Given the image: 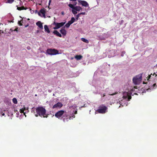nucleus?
Returning a JSON list of instances; mask_svg holds the SVG:
<instances>
[{
	"label": "nucleus",
	"mask_w": 157,
	"mask_h": 157,
	"mask_svg": "<svg viewBox=\"0 0 157 157\" xmlns=\"http://www.w3.org/2000/svg\"><path fill=\"white\" fill-rule=\"evenodd\" d=\"M36 112L37 114L41 117L42 116L44 117H45L46 110L43 107H38L36 108Z\"/></svg>",
	"instance_id": "f257e3e1"
},
{
	"label": "nucleus",
	"mask_w": 157,
	"mask_h": 157,
	"mask_svg": "<svg viewBox=\"0 0 157 157\" xmlns=\"http://www.w3.org/2000/svg\"><path fill=\"white\" fill-rule=\"evenodd\" d=\"M142 74H139L133 78L132 81L134 84L138 85L140 83L142 78Z\"/></svg>",
	"instance_id": "f03ea898"
},
{
	"label": "nucleus",
	"mask_w": 157,
	"mask_h": 157,
	"mask_svg": "<svg viewBox=\"0 0 157 157\" xmlns=\"http://www.w3.org/2000/svg\"><path fill=\"white\" fill-rule=\"evenodd\" d=\"M107 109L106 106L102 105L99 106L98 109L96 111L100 113H105L106 112Z\"/></svg>",
	"instance_id": "7ed1b4c3"
},
{
	"label": "nucleus",
	"mask_w": 157,
	"mask_h": 157,
	"mask_svg": "<svg viewBox=\"0 0 157 157\" xmlns=\"http://www.w3.org/2000/svg\"><path fill=\"white\" fill-rule=\"evenodd\" d=\"M46 53L51 55H56L59 54V51L55 49H48L47 50Z\"/></svg>",
	"instance_id": "20e7f679"
},
{
	"label": "nucleus",
	"mask_w": 157,
	"mask_h": 157,
	"mask_svg": "<svg viewBox=\"0 0 157 157\" xmlns=\"http://www.w3.org/2000/svg\"><path fill=\"white\" fill-rule=\"evenodd\" d=\"M46 10L44 8L41 9L38 12V14L39 16L41 17H43L44 18L46 17L45 13Z\"/></svg>",
	"instance_id": "39448f33"
},
{
	"label": "nucleus",
	"mask_w": 157,
	"mask_h": 157,
	"mask_svg": "<svg viewBox=\"0 0 157 157\" xmlns=\"http://www.w3.org/2000/svg\"><path fill=\"white\" fill-rule=\"evenodd\" d=\"M123 98L129 101L131 99L132 97L129 93L128 92H125L123 94Z\"/></svg>",
	"instance_id": "423d86ee"
},
{
	"label": "nucleus",
	"mask_w": 157,
	"mask_h": 157,
	"mask_svg": "<svg viewBox=\"0 0 157 157\" xmlns=\"http://www.w3.org/2000/svg\"><path fill=\"white\" fill-rule=\"evenodd\" d=\"M65 22H62L60 23L54 22L55 26L54 28L55 29H58L60 27L63 26L65 24Z\"/></svg>",
	"instance_id": "0eeeda50"
},
{
	"label": "nucleus",
	"mask_w": 157,
	"mask_h": 157,
	"mask_svg": "<svg viewBox=\"0 0 157 157\" xmlns=\"http://www.w3.org/2000/svg\"><path fill=\"white\" fill-rule=\"evenodd\" d=\"M65 111L64 110H61L56 112L55 114V116L57 118H59L63 114Z\"/></svg>",
	"instance_id": "6e6552de"
},
{
	"label": "nucleus",
	"mask_w": 157,
	"mask_h": 157,
	"mask_svg": "<svg viewBox=\"0 0 157 157\" xmlns=\"http://www.w3.org/2000/svg\"><path fill=\"white\" fill-rule=\"evenodd\" d=\"M68 6L71 8L77 11H79L80 10H82V8L79 6H73V5L71 4H70L68 5Z\"/></svg>",
	"instance_id": "1a4fd4ad"
},
{
	"label": "nucleus",
	"mask_w": 157,
	"mask_h": 157,
	"mask_svg": "<svg viewBox=\"0 0 157 157\" xmlns=\"http://www.w3.org/2000/svg\"><path fill=\"white\" fill-rule=\"evenodd\" d=\"M78 2L81 4L83 6H84L85 7H87L89 6V4L86 1H82L80 0H78Z\"/></svg>",
	"instance_id": "9d476101"
},
{
	"label": "nucleus",
	"mask_w": 157,
	"mask_h": 157,
	"mask_svg": "<svg viewBox=\"0 0 157 157\" xmlns=\"http://www.w3.org/2000/svg\"><path fill=\"white\" fill-rule=\"evenodd\" d=\"M63 105L61 102H58L57 104L54 105L52 107L53 109L55 108H61L63 106Z\"/></svg>",
	"instance_id": "9b49d317"
},
{
	"label": "nucleus",
	"mask_w": 157,
	"mask_h": 157,
	"mask_svg": "<svg viewBox=\"0 0 157 157\" xmlns=\"http://www.w3.org/2000/svg\"><path fill=\"white\" fill-rule=\"evenodd\" d=\"M36 25L41 29H43L42 24L40 21H38L36 23Z\"/></svg>",
	"instance_id": "f8f14e48"
},
{
	"label": "nucleus",
	"mask_w": 157,
	"mask_h": 157,
	"mask_svg": "<svg viewBox=\"0 0 157 157\" xmlns=\"http://www.w3.org/2000/svg\"><path fill=\"white\" fill-rule=\"evenodd\" d=\"M60 33L63 34V35L65 36L66 34V31L64 29V27L62 28L60 30Z\"/></svg>",
	"instance_id": "ddd939ff"
},
{
	"label": "nucleus",
	"mask_w": 157,
	"mask_h": 157,
	"mask_svg": "<svg viewBox=\"0 0 157 157\" xmlns=\"http://www.w3.org/2000/svg\"><path fill=\"white\" fill-rule=\"evenodd\" d=\"M53 33L54 34L56 35L57 36H58L59 37H62L61 34L59 33L56 30H55L53 32Z\"/></svg>",
	"instance_id": "4468645a"
},
{
	"label": "nucleus",
	"mask_w": 157,
	"mask_h": 157,
	"mask_svg": "<svg viewBox=\"0 0 157 157\" xmlns=\"http://www.w3.org/2000/svg\"><path fill=\"white\" fill-rule=\"evenodd\" d=\"M82 57V56L81 55H77L75 56V58L77 60H80Z\"/></svg>",
	"instance_id": "2eb2a0df"
},
{
	"label": "nucleus",
	"mask_w": 157,
	"mask_h": 157,
	"mask_svg": "<svg viewBox=\"0 0 157 157\" xmlns=\"http://www.w3.org/2000/svg\"><path fill=\"white\" fill-rule=\"evenodd\" d=\"M44 29L45 30V31L48 33H50V31L48 29V26L47 25H45L44 26Z\"/></svg>",
	"instance_id": "dca6fc26"
},
{
	"label": "nucleus",
	"mask_w": 157,
	"mask_h": 157,
	"mask_svg": "<svg viewBox=\"0 0 157 157\" xmlns=\"http://www.w3.org/2000/svg\"><path fill=\"white\" fill-rule=\"evenodd\" d=\"M75 19L74 17H72L71 18V19L70 21H69L68 23L70 25H71L75 21Z\"/></svg>",
	"instance_id": "f3484780"
},
{
	"label": "nucleus",
	"mask_w": 157,
	"mask_h": 157,
	"mask_svg": "<svg viewBox=\"0 0 157 157\" xmlns=\"http://www.w3.org/2000/svg\"><path fill=\"white\" fill-rule=\"evenodd\" d=\"M69 0L71 1L72 2H71V3H72V5H73L74 6L76 5L77 4V2H76L77 0Z\"/></svg>",
	"instance_id": "a211bd4d"
},
{
	"label": "nucleus",
	"mask_w": 157,
	"mask_h": 157,
	"mask_svg": "<svg viewBox=\"0 0 157 157\" xmlns=\"http://www.w3.org/2000/svg\"><path fill=\"white\" fill-rule=\"evenodd\" d=\"M81 40L86 43H88L89 42L88 40L83 38H81Z\"/></svg>",
	"instance_id": "6ab92c4d"
},
{
	"label": "nucleus",
	"mask_w": 157,
	"mask_h": 157,
	"mask_svg": "<svg viewBox=\"0 0 157 157\" xmlns=\"http://www.w3.org/2000/svg\"><path fill=\"white\" fill-rule=\"evenodd\" d=\"M13 102L15 104H17V99L15 98H13Z\"/></svg>",
	"instance_id": "aec40b11"
},
{
	"label": "nucleus",
	"mask_w": 157,
	"mask_h": 157,
	"mask_svg": "<svg viewBox=\"0 0 157 157\" xmlns=\"http://www.w3.org/2000/svg\"><path fill=\"white\" fill-rule=\"evenodd\" d=\"M70 119L68 117L64 118L63 119V121L64 122H67Z\"/></svg>",
	"instance_id": "412c9836"
},
{
	"label": "nucleus",
	"mask_w": 157,
	"mask_h": 157,
	"mask_svg": "<svg viewBox=\"0 0 157 157\" xmlns=\"http://www.w3.org/2000/svg\"><path fill=\"white\" fill-rule=\"evenodd\" d=\"M7 1L6 2V3H12L13 2L14 0H6Z\"/></svg>",
	"instance_id": "4be33fe9"
},
{
	"label": "nucleus",
	"mask_w": 157,
	"mask_h": 157,
	"mask_svg": "<svg viewBox=\"0 0 157 157\" xmlns=\"http://www.w3.org/2000/svg\"><path fill=\"white\" fill-rule=\"evenodd\" d=\"M72 12L73 13L74 15L76 14L77 13V11H76L75 10L73 9L72 10Z\"/></svg>",
	"instance_id": "5701e85b"
},
{
	"label": "nucleus",
	"mask_w": 157,
	"mask_h": 157,
	"mask_svg": "<svg viewBox=\"0 0 157 157\" xmlns=\"http://www.w3.org/2000/svg\"><path fill=\"white\" fill-rule=\"evenodd\" d=\"M25 109V108H24V109H20V113H24V114L25 115V113H24V110Z\"/></svg>",
	"instance_id": "b1692460"
},
{
	"label": "nucleus",
	"mask_w": 157,
	"mask_h": 157,
	"mask_svg": "<svg viewBox=\"0 0 157 157\" xmlns=\"http://www.w3.org/2000/svg\"><path fill=\"white\" fill-rule=\"evenodd\" d=\"M72 117H73L74 118H75V115L73 114H72L71 116H70L69 117V119H71V118Z\"/></svg>",
	"instance_id": "393cba45"
},
{
	"label": "nucleus",
	"mask_w": 157,
	"mask_h": 157,
	"mask_svg": "<svg viewBox=\"0 0 157 157\" xmlns=\"http://www.w3.org/2000/svg\"><path fill=\"white\" fill-rule=\"evenodd\" d=\"M71 25H70L68 23H67L65 25V27L68 28Z\"/></svg>",
	"instance_id": "a878e982"
},
{
	"label": "nucleus",
	"mask_w": 157,
	"mask_h": 157,
	"mask_svg": "<svg viewBox=\"0 0 157 157\" xmlns=\"http://www.w3.org/2000/svg\"><path fill=\"white\" fill-rule=\"evenodd\" d=\"M80 14H78L76 16V19L77 20H78V19L79 17H80Z\"/></svg>",
	"instance_id": "bb28decb"
},
{
	"label": "nucleus",
	"mask_w": 157,
	"mask_h": 157,
	"mask_svg": "<svg viewBox=\"0 0 157 157\" xmlns=\"http://www.w3.org/2000/svg\"><path fill=\"white\" fill-rule=\"evenodd\" d=\"M10 30L12 32L13 31L17 32L18 31V28H17L13 30H12V29H10Z\"/></svg>",
	"instance_id": "cd10ccee"
},
{
	"label": "nucleus",
	"mask_w": 157,
	"mask_h": 157,
	"mask_svg": "<svg viewBox=\"0 0 157 157\" xmlns=\"http://www.w3.org/2000/svg\"><path fill=\"white\" fill-rule=\"evenodd\" d=\"M21 7L22 8V10H26L28 9L27 8H25L24 6H22Z\"/></svg>",
	"instance_id": "c85d7f7f"
},
{
	"label": "nucleus",
	"mask_w": 157,
	"mask_h": 157,
	"mask_svg": "<svg viewBox=\"0 0 157 157\" xmlns=\"http://www.w3.org/2000/svg\"><path fill=\"white\" fill-rule=\"evenodd\" d=\"M16 6L17 7V9L19 10H22V8L21 7H17V6Z\"/></svg>",
	"instance_id": "c756f323"
},
{
	"label": "nucleus",
	"mask_w": 157,
	"mask_h": 157,
	"mask_svg": "<svg viewBox=\"0 0 157 157\" xmlns=\"http://www.w3.org/2000/svg\"><path fill=\"white\" fill-rule=\"evenodd\" d=\"M18 24H19V25L20 26L22 25V24L21 23V21H18Z\"/></svg>",
	"instance_id": "7c9ffc66"
},
{
	"label": "nucleus",
	"mask_w": 157,
	"mask_h": 157,
	"mask_svg": "<svg viewBox=\"0 0 157 157\" xmlns=\"http://www.w3.org/2000/svg\"><path fill=\"white\" fill-rule=\"evenodd\" d=\"M86 13L85 12H82V13H79V14H80V15H81V14H82V15H85Z\"/></svg>",
	"instance_id": "2f4dec72"
},
{
	"label": "nucleus",
	"mask_w": 157,
	"mask_h": 157,
	"mask_svg": "<svg viewBox=\"0 0 157 157\" xmlns=\"http://www.w3.org/2000/svg\"><path fill=\"white\" fill-rule=\"evenodd\" d=\"M151 75H152V74H151V75H149L148 76V78H147V80H148V79H150V78Z\"/></svg>",
	"instance_id": "473e14b6"
},
{
	"label": "nucleus",
	"mask_w": 157,
	"mask_h": 157,
	"mask_svg": "<svg viewBox=\"0 0 157 157\" xmlns=\"http://www.w3.org/2000/svg\"><path fill=\"white\" fill-rule=\"evenodd\" d=\"M65 116L66 117V118H67V117H70V116H69L67 114H65Z\"/></svg>",
	"instance_id": "72a5a7b5"
},
{
	"label": "nucleus",
	"mask_w": 157,
	"mask_h": 157,
	"mask_svg": "<svg viewBox=\"0 0 157 157\" xmlns=\"http://www.w3.org/2000/svg\"><path fill=\"white\" fill-rule=\"evenodd\" d=\"M117 92H115L114 93H113V94H110V95H114V94H117Z\"/></svg>",
	"instance_id": "f704fd0d"
},
{
	"label": "nucleus",
	"mask_w": 157,
	"mask_h": 157,
	"mask_svg": "<svg viewBox=\"0 0 157 157\" xmlns=\"http://www.w3.org/2000/svg\"><path fill=\"white\" fill-rule=\"evenodd\" d=\"M77 110L75 111L74 113L75 114H77Z\"/></svg>",
	"instance_id": "c9c22d12"
},
{
	"label": "nucleus",
	"mask_w": 157,
	"mask_h": 157,
	"mask_svg": "<svg viewBox=\"0 0 157 157\" xmlns=\"http://www.w3.org/2000/svg\"><path fill=\"white\" fill-rule=\"evenodd\" d=\"M61 14L62 15H64V12H61Z\"/></svg>",
	"instance_id": "e433bc0d"
},
{
	"label": "nucleus",
	"mask_w": 157,
	"mask_h": 157,
	"mask_svg": "<svg viewBox=\"0 0 157 157\" xmlns=\"http://www.w3.org/2000/svg\"><path fill=\"white\" fill-rule=\"evenodd\" d=\"M156 85V83H155L154 84H153V87H154Z\"/></svg>",
	"instance_id": "4c0bfd02"
},
{
	"label": "nucleus",
	"mask_w": 157,
	"mask_h": 157,
	"mask_svg": "<svg viewBox=\"0 0 157 157\" xmlns=\"http://www.w3.org/2000/svg\"><path fill=\"white\" fill-rule=\"evenodd\" d=\"M5 115V114L4 113H3L2 114V116H3Z\"/></svg>",
	"instance_id": "58836bf2"
},
{
	"label": "nucleus",
	"mask_w": 157,
	"mask_h": 157,
	"mask_svg": "<svg viewBox=\"0 0 157 157\" xmlns=\"http://www.w3.org/2000/svg\"><path fill=\"white\" fill-rule=\"evenodd\" d=\"M28 26V25H27L25 26V27L26 28Z\"/></svg>",
	"instance_id": "ea45409f"
},
{
	"label": "nucleus",
	"mask_w": 157,
	"mask_h": 157,
	"mask_svg": "<svg viewBox=\"0 0 157 157\" xmlns=\"http://www.w3.org/2000/svg\"><path fill=\"white\" fill-rule=\"evenodd\" d=\"M50 2H51V1L50 0V1H49V4L50 3Z\"/></svg>",
	"instance_id": "a19ab883"
},
{
	"label": "nucleus",
	"mask_w": 157,
	"mask_h": 157,
	"mask_svg": "<svg viewBox=\"0 0 157 157\" xmlns=\"http://www.w3.org/2000/svg\"><path fill=\"white\" fill-rule=\"evenodd\" d=\"M154 74H155V73H154ZM154 75H153V76H154Z\"/></svg>",
	"instance_id": "79ce46f5"
},
{
	"label": "nucleus",
	"mask_w": 157,
	"mask_h": 157,
	"mask_svg": "<svg viewBox=\"0 0 157 157\" xmlns=\"http://www.w3.org/2000/svg\"><path fill=\"white\" fill-rule=\"evenodd\" d=\"M35 96H37V94H35Z\"/></svg>",
	"instance_id": "37998d69"
},
{
	"label": "nucleus",
	"mask_w": 157,
	"mask_h": 157,
	"mask_svg": "<svg viewBox=\"0 0 157 157\" xmlns=\"http://www.w3.org/2000/svg\"><path fill=\"white\" fill-rule=\"evenodd\" d=\"M105 95L104 94L103 95V97L105 96Z\"/></svg>",
	"instance_id": "c03bdc74"
},
{
	"label": "nucleus",
	"mask_w": 157,
	"mask_h": 157,
	"mask_svg": "<svg viewBox=\"0 0 157 157\" xmlns=\"http://www.w3.org/2000/svg\"><path fill=\"white\" fill-rule=\"evenodd\" d=\"M36 117H37L38 116H37L36 115Z\"/></svg>",
	"instance_id": "a18cd8bd"
},
{
	"label": "nucleus",
	"mask_w": 157,
	"mask_h": 157,
	"mask_svg": "<svg viewBox=\"0 0 157 157\" xmlns=\"http://www.w3.org/2000/svg\"><path fill=\"white\" fill-rule=\"evenodd\" d=\"M38 31H37V33L38 32Z\"/></svg>",
	"instance_id": "49530a36"
},
{
	"label": "nucleus",
	"mask_w": 157,
	"mask_h": 157,
	"mask_svg": "<svg viewBox=\"0 0 157 157\" xmlns=\"http://www.w3.org/2000/svg\"><path fill=\"white\" fill-rule=\"evenodd\" d=\"M4 1H6V0H4Z\"/></svg>",
	"instance_id": "de8ad7c7"
}]
</instances>
